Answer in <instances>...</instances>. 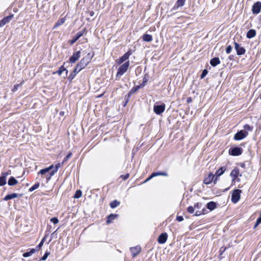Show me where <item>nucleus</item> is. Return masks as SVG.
Masks as SVG:
<instances>
[{"mask_svg":"<svg viewBox=\"0 0 261 261\" xmlns=\"http://www.w3.org/2000/svg\"><path fill=\"white\" fill-rule=\"evenodd\" d=\"M167 233L166 232H163L158 237V242L160 244H163L167 241Z\"/></svg>","mask_w":261,"mask_h":261,"instance_id":"13","label":"nucleus"},{"mask_svg":"<svg viewBox=\"0 0 261 261\" xmlns=\"http://www.w3.org/2000/svg\"><path fill=\"white\" fill-rule=\"evenodd\" d=\"M194 207L193 206H189L187 207V211L189 214H193L194 212Z\"/></svg>","mask_w":261,"mask_h":261,"instance_id":"43","label":"nucleus"},{"mask_svg":"<svg viewBox=\"0 0 261 261\" xmlns=\"http://www.w3.org/2000/svg\"><path fill=\"white\" fill-rule=\"evenodd\" d=\"M48 233H45V236H44V237L42 239L41 242H42L44 244V242L46 240V238L48 237Z\"/></svg>","mask_w":261,"mask_h":261,"instance_id":"56","label":"nucleus"},{"mask_svg":"<svg viewBox=\"0 0 261 261\" xmlns=\"http://www.w3.org/2000/svg\"><path fill=\"white\" fill-rule=\"evenodd\" d=\"M72 155L71 152H69L68 154L64 158L62 163L61 164H63L65 162H66Z\"/></svg>","mask_w":261,"mask_h":261,"instance_id":"42","label":"nucleus"},{"mask_svg":"<svg viewBox=\"0 0 261 261\" xmlns=\"http://www.w3.org/2000/svg\"><path fill=\"white\" fill-rule=\"evenodd\" d=\"M50 221L51 222L55 224H57L59 222L58 218L56 217H54L51 218Z\"/></svg>","mask_w":261,"mask_h":261,"instance_id":"46","label":"nucleus"},{"mask_svg":"<svg viewBox=\"0 0 261 261\" xmlns=\"http://www.w3.org/2000/svg\"><path fill=\"white\" fill-rule=\"evenodd\" d=\"M40 186V183L39 182H36L33 186H32L29 189V191L30 192H33L35 190L39 188Z\"/></svg>","mask_w":261,"mask_h":261,"instance_id":"33","label":"nucleus"},{"mask_svg":"<svg viewBox=\"0 0 261 261\" xmlns=\"http://www.w3.org/2000/svg\"><path fill=\"white\" fill-rule=\"evenodd\" d=\"M154 177L161 175L164 176H168V174L166 172H162V171H158V172H154L151 173Z\"/></svg>","mask_w":261,"mask_h":261,"instance_id":"27","label":"nucleus"},{"mask_svg":"<svg viewBox=\"0 0 261 261\" xmlns=\"http://www.w3.org/2000/svg\"><path fill=\"white\" fill-rule=\"evenodd\" d=\"M129 249L130 252L132 253L133 257H135L140 253L141 251V247L140 246L138 245L135 247H130Z\"/></svg>","mask_w":261,"mask_h":261,"instance_id":"11","label":"nucleus"},{"mask_svg":"<svg viewBox=\"0 0 261 261\" xmlns=\"http://www.w3.org/2000/svg\"><path fill=\"white\" fill-rule=\"evenodd\" d=\"M20 85V84H15L14 85L12 89V91L13 92H16L17 90H18V87H19Z\"/></svg>","mask_w":261,"mask_h":261,"instance_id":"52","label":"nucleus"},{"mask_svg":"<svg viewBox=\"0 0 261 261\" xmlns=\"http://www.w3.org/2000/svg\"><path fill=\"white\" fill-rule=\"evenodd\" d=\"M256 220H258V222H260L261 223V212L259 217L257 218Z\"/></svg>","mask_w":261,"mask_h":261,"instance_id":"64","label":"nucleus"},{"mask_svg":"<svg viewBox=\"0 0 261 261\" xmlns=\"http://www.w3.org/2000/svg\"><path fill=\"white\" fill-rule=\"evenodd\" d=\"M82 195V192L80 190H77L76 191L73 197L76 199H78L80 198Z\"/></svg>","mask_w":261,"mask_h":261,"instance_id":"36","label":"nucleus"},{"mask_svg":"<svg viewBox=\"0 0 261 261\" xmlns=\"http://www.w3.org/2000/svg\"><path fill=\"white\" fill-rule=\"evenodd\" d=\"M7 184V180L5 178L0 176V187L4 186Z\"/></svg>","mask_w":261,"mask_h":261,"instance_id":"41","label":"nucleus"},{"mask_svg":"<svg viewBox=\"0 0 261 261\" xmlns=\"http://www.w3.org/2000/svg\"><path fill=\"white\" fill-rule=\"evenodd\" d=\"M18 183V181L13 176H11L8 181V184L10 186H13Z\"/></svg>","mask_w":261,"mask_h":261,"instance_id":"25","label":"nucleus"},{"mask_svg":"<svg viewBox=\"0 0 261 261\" xmlns=\"http://www.w3.org/2000/svg\"><path fill=\"white\" fill-rule=\"evenodd\" d=\"M50 254V252L48 251H46L44 255L42 256V257L40 259V260H45L47 259L48 256Z\"/></svg>","mask_w":261,"mask_h":261,"instance_id":"38","label":"nucleus"},{"mask_svg":"<svg viewBox=\"0 0 261 261\" xmlns=\"http://www.w3.org/2000/svg\"><path fill=\"white\" fill-rule=\"evenodd\" d=\"M132 54V52L131 50H128L126 53H125L122 56H121L119 59L118 63L119 64H121L127 60L129 56Z\"/></svg>","mask_w":261,"mask_h":261,"instance_id":"12","label":"nucleus"},{"mask_svg":"<svg viewBox=\"0 0 261 261\" xmlns=\"http://www.w3.org/2000/svg\"><path fill=\"white\" fill-rule=\"evenodd\" d=\"M207 73H208L207 70L206 69H203L202 71L201 75H200V78L201 79H203L207 75Z\"/></svg>","mask_w":261,"mask_h":261,"instance_id":"44","label":"nucleus"},{"mask_svg":"<svg viewBox=\"0 0 261 261\" xmlns=\"http://www.w3.org/2000/svg\"><path fill=\"white\" fill-rule=\"evenodd\" d=\"M166 105L164 103L158 101L153 106V112L158 115H161L165 111Z\"/></svg>","mask_w":261,"mask_h":261,"instance_id":"2","label":"nucleus"},{"mask_svg":"<svg viewBox=\"0 0 261 261\" xmlns=\"http://www.w3.org/2000/svg\"><path fill=\"white\" fill-rule=\"evenodd\" d=\"M147 76H148V74L146 73L143 79V82L142 83L140 84V86L143 88V87H144L146 83H147L148 82V79L147 78Z\"/></svg>","mask_w":261,"mask_h":261,"instance_id":"34","label":"nucleus"},{"mask_svg":"<svg viewBox=\"0 0 261 261\" xmlns=\"http://www.w3.org/2000/svg\"><path fill=\"white\" fill-rule=\"evenodd\" d=\"M35 252V250L34 248H32L29 251H27L23 253L22 256L24 257H28L31 256Z\"/></svg>","mask_w":261,"mask_h":261,"instance_id":"30","label":"nucleus"},{"mask_svg":"<svg viewBox=\"0 0 261 261\" xmlns=\"http://www.w3.org/2000/svg\"><path fill=\"white\" fill-rule=\"evenodd\" d=\"M218 204L213 201L208 202L206 204V207L210 211H212L217 208Z\"/></svg>","mask_w":261,"mask_h":261,"instance_id":"19","label":"nucleus"},{"mask_svg":"<svg viewBox=\"0 0 261 261\" xmlns=\"http://www.w3.org/2000/svg\"><path fill=\"white\" fill-rule=\"evenodd\" d=\"M14 15L11 14L8 16L4 17L0 21V27H2L8 23L13 17Z\"/></svg>","mask_w":261,"mask_h":261,"instance_id":"15","label":"nucleus"},{"mask_svg":"<svg viewBox=\"0 0 261 261\" xmlns=\"http://www.w3.org/2000/svg\"><path fill=\"white\" fill-rule=\"evenodd\" d=\"M201 215H202V214H201V211H197L195 212V213L194 214V216H199Z\"/></svg>","mask_w":261,"mask_h":261,"instance_id":"58","label":"nucleus"},{"mask_svg":"<svg viewBox=\"0 0 261 261\" xmlns=\"http://www.w3.org/2000/svg\"><path fill=\"white\" fill-rule=\"evenodd\" d=\"M43 243L42 242H40L39 244L36 246V248H34L35 250V252L39 250L42 247Z\"/></svg>","mask_w":261,"mask_h":261,"instance_id":"48","label":"nucleus"},{"mask_svg":"<svg viewBox=\"0 0 261 261\" xmlns=\"http://www.w3.org/2000/svg\"><path fill=\"white\" fill-rule=\"evenodd\" d=\"M186 0H177L174 6L172 9V10H176L179 7H181L184 6Z\"/></svg>","mask_w":261,"mask_h":261,"instance_id":"21","label":"nucleus"},{"mask_svg":"<svg viewBox=\"0 0 261 261\" xmlns=\"http://www.w3.org/2000/svg\"><path fill=\"white\" fill-rule=\"evenodd\" d=\"M234 47L236 50L237 55L238 56L243 55L246 53L245 48L244 47L241 46L239 43L235 41L234 42Z\"/></svg>","mask_w":261,"mask_h":261,"instance_id":"8","label":"nucleus"},{"mask_svg":"<svg viewBox=\"0 0 261 261\" xmlns=\"http://www.w3.org/2000/svg\"><path fill=\"white\" fill-rule=\"evenodd\" d=\"M55 174V173L54 172L51 171L48 174H47L46 176V181L48 182L49 180H50L51 177L54 175Z\"/></svg>","mask_w":261,"mask_h":261,"instance_id":"40","label":"nucleus"},{"mask_svg":"<svg viewBox=\"0 0 261 261\" xmlns=\"http://www.w3.org/2000/svg\"><path fill=\"white\" fill-rule=\"evenodd\" d=\"M94 56L93 51L88 53L77 64V67H80V70L84 69L91 62Z\"/></svg>","mask_w":261,"mask_h":261,"instance_id":"1","label":"nucleus"},{"mask_svg":"<svg viewBox=\"0 0 261 261\" xmlns=\"http://www.w3.org/2000/svg\"><path fill=\"white\" fill-rule=\"evenodd\" d=\"M132 95V94H130L129 92H128L125 95V98H124L125 102H124V106H125L128 103V102L129 101Z\"/></svg>","mask_w":261,"mask_h":261,"instance_id":"37","label":"nucleus"},{"mask_svg":"<svg viewBox=\"0 0 261 261\" xmlns=\"http://www.w3.org/2000/svg\"><path fill=\"white\" fill-rule=\"evenodd\" d=\"M50 171L48 170L47 168H45L43 169H41L39 172H38V174H41V175H45L46 173H49Z\"/></svg>","mask_w":261,"mask_h":261,"instance_id":"35","label":"nucleus"},{"mask_svg":"<svg viewBox=\"0 0 261 261\" xmlns=\"http://www.w3.org/2000/svg\"><path fill=\"white\" fill-rule=\"evenodd\" d=\"M248 135V133L244 129H241L237 132L234 135L233 139L236 141L242 140L245 138Z\"/></svg>","mask_w":261,"mask_h":261,"instance_id":"5","label":"nucleus"},{"mask_svg":"<svg viewBox=\"0 0 261 261\" xmlns=\"http://www.w3.org/2000/svg\"><path fill=\"white\" fill-rule=\"evenodd\" d=\"M23 195L22 194H18L15 193H13L7 195L3 199L4 201H8L9 200L17 198L18 197H21Z\"/></svg>","mask_w":261,"mask_h":261,"instance_id":"18","label":"nucleus"},{"mask_svg":"<svg viewBox=\"0 0 261 261\" xmlns=\"http://www.w3.org/2000/svg\"><path fill=\"white\" fill-rule=\"evenodd\" d=\"M261 11V2H255L252 7V12L253 14H258Z\"/></svg>","mask_w":261,"mask_h":261,"instance_id":"9","label":"nucleus"},{"mask_svg":"<svg viewBox=\"0 0 261 261\" xmlns=\"http://www.w3.org/2000/svg\"><path fill=\"white\" fill-rule=\"evenodd\" d=\"M214 177V174L211 172H210L208 176L204 178L203 183L205 185H208L211 184L213 181Z\"/></svg>","mask_w":261,"mask_h":261,"instance_id":"17","label":"nucleus"},{"mask_svg":"<svg viewBox=\"0 0 261 261\" xmlns=\"http://www.w3.org/2000/svg\"><path fill=\"white\" fill-rule=\"evenodd\" d=\"M81 70H80V67H77V65H76L73 71L69 74L68 77V80L69 81L71 82L75 77L77 73H78Z\"/></svg>","mask_w":261,"mask_h":261,"instance_id":"14","label":"nucleus"},{"mask_svg":"<svg viewBox=\"0 0 261 261\" xmlns=\"http://www.w3.org/2000/svg\"><path fill=\"white\" fill-rule=\"evenodd\" d=\"M10 174L9 172H4L1 174V176L7 179V177Z\"/></svg>","mask_w":261,"mask_h":261,"instance_id":"51","label":"nucleus"},{"mask_svg":"<svg viewBox=\"0 0 261 261\" xmlns=\"http://www.w3.org/2000/svg\"><path fill=\"white\" fill-rule=\"evenodd\" d=\"M142 88L140 85H138V86H136L134 87H133L132 88V89L129 91V93L130 94H133L134 93H135L136 92H137L139 89H140V88Z\"/></svg>","mask_w":261,"mask_h":261,"instance_id":"32","label":"nucleus"},{"mask_svg":"<svg viewBox=\"0 0 261 261\" xmlns=\"http://www.w3.org/2000/svg\"><path fill=\"white\" fill-rule=\"evenodd\" d=\"M226 170V167L224 166L221 167L219 168L215 172L214 174L215 176L219 177L222 175Z\"/></svg>","mask_w":261,"mask_h":261,"instance_id":"24","label":"nucleus"},{"mask_svg":"<svg viewBox=\"0 0 261 261\" xmlns=\"http://www.w3.org/2000/svg\"><path fill=\"white\" fill-rule=\"evenodd\" d=\"M192 102V98L191 97H189L187 98V102L190 103Z\"/></svg>","mask_w":261,"mask_h":261,"instance_id":"60","label":"nucleus"},{"mask_svg":"<svg viewBox=\"0 0 261 261\" xmlns=\"http://www.w3.org/2000/svg\"><path fill=\"white\" fill-rule=\"evenodd\" d=\"M153 177L152 174H151L149 176H148L145 180V181H144V183L148 181L149 180H150L151 178H152Z\"/></svg>","mask_w":261,"mask_h":261,"instance_id":"54","label":"nucleus"},{"mask_svg":"<svg viewBox=\"0 0 261 261\" xmlns=\"http://www.w3.org/2000/svg\"><path fill=\"white\" fill-rule=\"evenodd\" d=\"M239 173H240L239 169L237 167L234 168L231 171L230 175L232 178V181H234V180H236L237 179V178L239 175Z\"/></svg>","mask_w":261,"mask_h":261,"instance_id":"16","label":"nucleus"},{"mask_svg":"<svg viewBox=\"0 0 261 261\" xmlns=\"http://www.w3.org/2000/svg\"><path fill=\"white\" fill-rule=\"evenodd\" d=\"M48 170L50 172L51 170H54L55 168L54 164L50 165L49 166L47 167Z\"/></svg>","mask_w":261,"mask_h":261,"instance_id":"55","label":"nucleus"},{"mask_svg":"<svg viewBox=\"0 0 261 261\" xmlns=\"http://www.w3.org/2000/svg\"><path fill=\"white\" fill-rule=\"evenodd\" d=\"M240 166L244 168V169H245L246 168V165H245V163H241L240 164Z\"/></svg>","mask_w":261,"mask_h":261,"instance_id":"63","label":"nucleus"},{"mask_svg":"<svg viewBox=\"0 0 261 261\" xmlns=\"http://www.w3.org/2000/svg\"><path fill=\"white\" fill-rule=\"evenodd\" d=\"M61 164L60 163H58L56 164L55 166H54V169L51 170V171L54 172V173H56L59 170V168L61 167Z\"/></svg>","mask_w":261,"mask_h":261,"instance_id":"45","label":"nucleus"},{"mask_svg":"<svg viewBox=\"0 0 261 261\" xmlns=\"http://www.w3.org/2000/svg\"><path fill=\"white\" fill-rule=\"evenodd\" d=\"M244 130H245L246 131H252L253 130V127L251 126L250 125L248 124H246L243 126Z\"/></svg>","mask_w":261,"mask_h":261,"instance_id":"39","label":"nucleus"},{"mask_svg":"<svg viewBox=\"0 0 261 261\" xmlns=\"http://www.w3.org/2000/svg\"><path fill=\"white\" fill-rule=\"evenodd\" d=\"M129 65V61L125 62L122 65H120L117 70V72L116 74V79L119 77H120L128 69V68Z\"/></svg>","mask_w":261,"mask_h":261,"instance_id":"3","label":"nucleus"},{"mask_svg":"<svg viewBox=\"0 0 261 261\" xmlns=\"http://www.w3.org/2000/svg\"><path fill=\"white\" fill-rule=\"evenodd\" d=\"M129 176V174L128 173H127L125 175H121L120 176V178H122L124 180H125L128 178Z\"/></svg>","mask_w":261,"mask_h":261,"instance_id":"49","label":"nucleus"},{"mask_svg":"<svg viewBox=\"0 0 261 261\" xmlns=\"http://www.w3.org/2000/svg\"><path fill=\"white\" fill-rule=\"evenodd\" d=\"M232 47L230 45H228L226 48V54H230L232 50Z\"/></svg>","mask_w":261,"mask_h":261,"instance_id":"50","label":"nucleus"},{"mask_svg":"<svg viewBox=\"0 0 261 261\" xmlns=\"http://www.w3.org/2000/svg\"><path fill=\"white\" fill-rule=\"evenodd\" d=\"M176 219L178 222H181L184 220V218L182 216H177Z\"/></svg>","mask_w":261,"mask_h":261,"instance_id":"53","label":"nucleus"},{"mask_svg":"<svg viewBox=\"0 0 261 261\" xmlns=\"http://www.w3.org/2000/svg\"><path fill=\"white\" fill-rule=\"evenodd\" d=\"M242 192V190L240 189H234L232 191L231 196V200L232 203H236L240 200Z\"/></svg>","mask_w":261,"mask_h":261,"instance_id":"4","label":"nucleus"},{"mask_svg":"<svg viewBox=\"0 0 261 261\" xmlns=\"http://www.w3.org/2000/svg\"><path fill=\"white\" fill-rule=\"evenodd\" d=\"M120 204V201H118L117 200H114L110 203V206L112 208H114L119 206Z\"/></svg>","mask_w":261,"mask_h":261,"instance_id":"31","label":"nucleus"},{"mask_svg":"<svg viewBox=\"0 0 261 261\" xmlns=\"http://www.w3.org/2000/svg\"><path fill=\"white\" fill-rule=\"evenodd\" d=\"M261 223L258 222V220H256L255 225L254 226V228H255L258 225H259Z\"/></svg>","mask_w":261,"mask_h":261,"instance_id":"62","label":"nucleus"},{"mask_svg":"<svg viewBox=\"0 0 261 261\" xmlns=\"http://www.w3.org/2000/svg\"><path fill=\"white\" fill-rule=\"evenodd\" d=\"M142 38L144 41L145 42H151L152 40V35L148 34H144Z\"/></svg>","mask_w":261,"mask_h":261,"instance_id":"26","label":"nucleus"},{"mask_svg":"<svg viewBox=\"0 0 261 261\" xmlns=\"http://www.w3.org/2000/svg\"><path fill=\"white\" fill-rule=\"evenodd\" d=\"M202 215H204L207 214L208 213L207 211L205 208H203L202 211H201Z\"/></svg>","mask_w":261,"mask_h":261,"instance_id":"59","label":"nucleus"},{"mask_svg":"<svg viewBox=\"0 0 261 261\" xmlns=\"http://www.w3.org/2000/svg\"><path fill=\"white\" fill-rule=\"evenodd\" d=\"M243 149L239 146L231 147L229 150V154L232 156H239L242 154Z\"/></svg>","mask_w":261,"mask_h":261,"instance_id":"6","label":"nucleus"},{"mask_svg":"<svg viewBox=\"0 0 261 261\" xmlns=\"http://www.w3.org/2000/svg\"><path fill=\"white\" fill-rule=\"evenodd\" d=\"M256 35V32L254 29H250L247 33L246 37L248 39H251L254 37Z\"/></svg>","mask_w":261,"mask_h":261,"instance_id":"23","label":"nucleus"},{"mask_svg":"<svg viewBox=\"0 0 261 261\" xmlns=\"http://www.w3.org/2000/svg\"><path fill=\"white\" fill-rule=\"evenodd\" d=\"M118 215L116 214H111L107 216L106 223L109 224L112 223L113 221L118 218Z\"/></svg>","mask_w":261,"mask_h":261,"instance_id":"20","label":"nucleus"},{"mask_svg":"<svg viewBox=\"0 0 261 261\" xmlns=\"http://www.w3.org/2000/svg\"><path fill=\"white\" fill-rule=\"evenodd\" d=\"M202 206V203L201 202L195 203L194 205L195 208L200 209Z\"/></svg>","mask_w":261,"mask_h":261,"instance_id":"47","label":"nucleus"},{"mask_svg":"<svg viewBox=\"0 0 261 261\" xmlns=\"http://www.w3.org/2000/svg\"><path fill=\"white\" fill-rule=\"evenodd\" d=\"M226 250V248L225 247H221L220 249V252H221V254H222L223 252H224Z\"/></svg>","mask_w":261,"mask_h":261,"instance_id":"61","label":"nucleus"},{"mask_svg":"<svg viewBox=\"0 0 261 261\" xmlns=\"http://www.w3.org/2000/svg\"><path fill=\"white\" fill-rule=\"evenodd\" d=\"M221 61L218 57H214L212 58L210 62L211 65L213 67H215L220 64Z\"/></svg>","mask_w":261,"mask_h":261,"instance_id":"22","label":"nucleus"},{"mask_svg":"<svg viewBox=\"0 0 261 261\" xmlns=\"http://www.w3.org/2000/svg\"><path fill=\"white\" fill-rule=\"evenodd\" d=\"M81 54L80 50L73 53L72 55L69 58V62L71 63H75L80 58Z\"/></svg>","mask_w":261,"mask_h":261,"instance_id":"10","label":"nucleus"},{"mask_svg":"<svg viewBox=\"0 0 261 261\" xmlns=\"http://www.w3.org/2000/svg\"><path fill=\"white\" fill-rule=\"evenodd\" d=\"M65 17H63V18H62L60 19H59L55 24V25L54 27V29L55 28H56L60 25H61L62 24H63L65 21Z\"/></svg>","mask_w":261,"mask_h":261,"instance_id":"28","label":"nucleus"},{"mask_svg":"<svg viewBox=\"0 0 261 261\" xmlns=\"http://www.w3.org/2000/svg\"><path fill=\"white\" fill-rule=\"evenodd\" d=\"M87 33L86 28H84L83 30L78 32L72 38V39L69 40V43L72 45L73 44L79 39H80L84 34H86Z\"/></svg>","mask_w":261,"mask_h":261,"instance_id":"7","label":"nucleus"},{"mask_svg":"<svg viewBox=\"0 0 261 261\" xmlns=\"http://www.w3.org/2000/svg\"><path fill=\"white\" fill-rule=\"evenodd\" d=\"M88 13L91 17H93L95 15V13L93 11H88Z\"/></svg>","mask_w":261,"mask_h":261,"instance_id":"57","label":"nucleus"},{"mask_svg":"<svg viewBox=\"0 0 261 261\" xmlns=\"http://www.w3.org/2000/svg\"><path fill=\"white\" fill-rule=\"evenodd\" d=\"M65 64V63H64V64L62 65L57 71L54 72L53 74H55L57 73L59 75H61L63 71L66 70V68L64 67Z\"/></svg>","mask_w":261,"mask_h":261,"instance_id":"29","label":"nucleus"}]
</instances>
